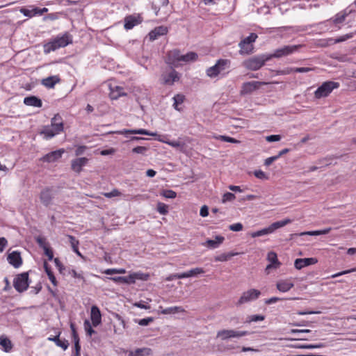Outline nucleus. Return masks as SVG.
Returning <instances> with one entry per match:
<instances>
[{
  "instance_id": "1",
  "label": "nucleus",
  "mask_w": 356,
  "mask_h": 356,
  "mask_svg": "<svg viewBox=\"0 0 356 356\" xmlns=\"http://www.w3.org/2000/svg\"><path fill=\"white\" fill-rule=\"evenodd\" d=\"M72 43V35L68 32H65L62 35H57L50 42L44 45V52L49 54L51 51H56V49L65 47L68 44Z\"/></svg>"
},
{
  "instance_id": "2",
  "label": "nucleus",
  "mask_w": 356,
  "mask_h": 356,
  "mask_svg": "<svg viewBox=\"0 0 356 356\" xmlns=\"http://www.w3.org/2000/svg\"><path fill=\"white\" fill-rule=\"evenodd\" d=\"M270 60L268 55L262 54L253 56L243 61V65L250 70H257L263 67L266 62Z\"/></svg>"
},
{
  "instance_id": "3",
  "label": "nucleus",
  "mask_w": 356,
  "mask_h": 356,
  "mask_svg": "<svg viewBox=\"0 0 356 356\" xmlns=\"http://www.w3.org/2000/svg\"><path fill=\"white\" fill-rule=\"evenodd\" d=\"M291 220L289 218H286L284 220L277 221L272 223L268 227H265L261 230H258L257 232H252L251 234V236L252 238L261 236L264 235H267L273 233L276 229L281 228L289 223L291 222Z\"/></svg>"
},
{
  "instance_id": "4",
  "label": "nucleus",
  "mask_w": 356,
  "mask_h": 356,
  "mask_svg": "<svg viewBox=\"0 0 356 356\" xmlns=\"http://www.w3.org/2000/svg\"><path fill=\"white\" fill-rule=\"evenodd\" d=\"M30 284L28 272H24L15 275L13 280V286L19 293H23L27 290Z\"/></svg>"
},
{
  "instance_id": "5",
  "label": "nucleus",
  "mask_w": 356,
  "mask_h": 356,
  "mask_svg": "<svg viewBox=\"0 0 356 356\" xmlns=\"http://www.w3.org/2000/svg\"><path fill=\"white\" fill-rule=\"evenodd\" d=\"M339 83L334 81H325L314 92L316 99L327 97L334 88H337Z\"/></svg>"
},
{
  "instance_id": "6",
  "label": "nucleus",
  "mask_w": 356,
  "mask_h": 356,
  "mask_svg": "<svg viewBox=\"0 0 356 356\" xmlns=\"http://www.w3.org/2000/svg\"><path fill=\"white\" fill-rule=\"evenodd\" d=\"M302 45H284L279 49H277L271 54H268L270 60L273 58H280L284 56L291 55L294 52L298 51Z\"/></svg>"
},
{
  "instance_id": "7",
  "label": "nucleus",
  "mask_w": 356,
  "mask_h": 356,
  "mask_svg": "<svg viewBox=\"0 0 356 356\" xmlns=\"http://www.w3.org/2000/svg\"><path fill=\"white\" fill-rule=\"evenodd\" d=\"M257 35L254 33H250L249 36L243 39L238 44L241 54H250L253 50L252 43L257 38Z\"/></svg>"
},
{
  "instance_id": "8",
  "label": "nucleus",
  "mask_w": 356,
  "mask_h": 356,
  "mask_svg": "<svg viewBox=\"0 0 356 356\" xmlns=\"http://www.w3.org/2000/svg\"><path fill=\"white\" fill-rule=\"evenodd\" d=\"M230 61L227 59H220L216 63L207 70V75L211 78L217 76L222 71L225 70Z\"/></svg>"
},
{
  "instance_id": "9",
  "label": "nucleus",
  "mask_w": 356,
  "mask_h": 356,
  "mask_svg": "<svg viewBox=\"0 0 356 356\" xmlns=\"http://www.w3.org/2000/svg\"><path fill=\"white\" fill-rule=\"evenodd\" d=\"M55 196V191L54 187L47 186L44 188L40 193V200L41 203L46 207L52 204L53 200Z\"/></svg>"
},
{
  "instance_id": "10",
  "label": "nucleus",
  "mask_w": 356,
  "mask_h": 356,
  "mask_svg": "<svg viewBox=\"0 0 356 356\" xmlns=\"http://www.w3.org/2000/svg\"><path fill=\"white\" fill-rule=\"evenodd\" d=\"M261 295L260 291L254 289H251L245 291L242 293L239 300H238L237 305H241L244 303L257 300Z\"/></svg>"
},
{
  "instance_id": "11",
  "label": "nucleus",
  "mask_w": 356,
  "mask_h": 356,
  "mask_svg": "<svg viewBox=\"0 0 356 356\" xmlns=\"http://www.w3.org/2000/svg\"><path fill=\"white\" fill-rule=\"evenodd\" d=\"M248 334L247 331H236L234 330H222L217 332V337L226 340L232 337H241Z\"/></svg>"
},
{
  "instance_id": "12",
  "label": "nucleus",
  "mask_w": 356,
  "mask_h": 356,
  "mask_svg": "<svg viewBox=\"0 0 356 356\" xmlns=\"http://www.w3.org/2000/svg\"><path fill=\"white\" fill-rule=\"evenodd\" d=\"M266 84L265 82L260 81H248L243 83L241 86V90L240 91L241 95H245L248 94H250L252 92L259 89V86L261 85Z\"/></svg>"
},
{
  "instance_id": "13",
  "label": "nucleus",
  "mask_w": 356,
  "mask_h": 356,
  "mask_svg": "<svg viewBox=\"0 0 356 356\" xmlns=\"http://www.w3.org/2000/svg\"><path fill=\"white\" fill-rule=\"evenodd\" d=\"M267 259L270 262L265 269L267 274L270 273L272 269H277L280 268L281 263L279 261L277 254L275 252H268Z\"/></svg>"
},
{
  "instance_id": "14",
  "label": "nucleus",
  "mask_w": 356,
  "mask_h": 356,
  "mask_svg": "<svg viewBox=\"0 0 356 356\" xmlns=\"http://www.w3.org/2000/svg\"><path fill=\"white\" fill-rule=\"evenodd\" d=\"M124 27L126 30H130L133 29L135 26L140 24L143 22V17L140 15H130L126 16L124 19Z\"/></svg>"
},
{
  "instance_id": "15",
  "label": "nucleus",
  "mask_w": 356,
  "mask_h": 356,
  "mask_svg": "<svg viewBox=\"0 0 356 356\" xmlns=\"http://www.w3.org/2000/svg\"><path fill=\"white\" fill-rule=\"evenodd\" d=\"M179 80V73L175 70L168 74H162V83L164 85L172 86Z\"/></svg>"
},
{
  "instance_id": "16",
  "label": "nucleus",
  "mask_w": 356,
  "mask_h": 356,
  "mask_svg": "<svg viewBox=\"0 0 356 356\" xmlns=\"http://www.w3.org/2000/svg\"><path fill=\"white\" fill-rule=\"evenodd\" d=\"M7 260L14 268H17L22 264L21 254L18 251H13L8 254Z\"/></svg>"
},
{
  "instance_id": "17",
  "label": "nucleus",
  "mask_w": 356,
  "mask_h": 356,
  "mask_svg": "<svg viewBox=\"0 0 356 356\" xmlns=\"http://www.w3.org/2000/svg\"><path fill=\"white\" fill-rule=\"evenodd\" d=\"M88 159L86 157H80L72 160L71 169L77 174L82 171V168L87 165Z\"/></svg>"
},
{
  "instance_id": "18",
  "label": "nucleus",
  "mask_w": 356,
  "mask_h": 356,
  "mask_svg": "<svg viewBox=\"0 0 356 356\" xmlns=\"http://www.w3.org/2000/svg\"><path fill=\"white\" fill-rule=\"evenodd\" d=\"M65 152L63 149H60L58 150L52 151L47 154H45L41 160L44 162L47 163H53L58 161L61 158L63 154Z\"/></svg>"
},
{
  "instance_id": "19",
  "label": "nucleus",
  "mask_w": 356,
  "mask_h": 356,
  "mask_svg": "<svg viewBox=\"0 0 356 356\" xmlns=\"http://www.w3.org/2000/svg\"><path fill=\"white\" fill-rule=\"evenodd\" d=\"M318 262L317 259L314 257L296 259L294 262L296 268L300 270L304 267L315 264Z\"/></svg>"
},
{
  "instance_id": "20",
  "label": "nucleus",
  "mask_w": 356,
  "mask_h": 356,
  "mask_svg": "<svg viewBox=\"0 0 356 356\" xmlns=\"http://www.w3.org/2000/svg\"><path fill=\"white\" fill-rule=\"evenodd\" d=\"M181 51L179 49H173L170 51L167 54V63L176 65L179 62L181 61Z\"/></svg>"
},
{
  "instance_id": "21",
  "label": "nucleus",
  "mask_w": 356,
  "mask_h": 356,
  "mask_svg": "<svg viewBox=\"0 0 356 356\" xmlns=\"http://www.w3.org/2000/svg\"><path fill=\"white\" fill-rule=\"evenodd\" d=\"M90 318L94 327L98 326L102 323V314L99 307L96 305L91 307Z\"/></svg>"
},
{
  "instance_id": "22",
  "label": "nucleus",
  "mask_w": 356,
  "mask_h": 356,
  "mask_svg": "<svg viewBox=\"0 0 356 356\" xmlns=\"http://www.w3.org/2000/svg\"><path fill=\"white\" fill-rule=\"evenodd\" d=\"M61 79L58 75L50 76L47 78L42 79L41 84L47 88H54L56 83H59Z\"/></svg>"
},
{
  "instance_id": "23",
  "label": "nucleus",
  "mask_w": 356,
  "mask_h": 356,
  "mask_svg": "<svg viewBox=\"0 0 356 356\" xmlns=\"http://www.w3.org/2000/svg\"><path fill=\"white\" fill-rule=\"evenodd\" d=\"M168 33V28L163 26L156 27L149 33V40L153 41L158 39L159 37L166 35Z\"/></svg>"
},
{
  "instance_id": "24",
  "label": "nucleus",
  "mask_w": 356,
  "mask_h": 356,
  "mask_svg": "<svg viewBox=\"0 0 356 356\" xmlns=\"http://www.w3.org/2000/svg\"><path fill=\"white\" fill-rule=\"evenodd\" d=\"M51 127L59 134L63 131L64 124L61 116L57 113L51 120Z\"/></svg>"
},
{
  "instance_id": "25",
  "label": "nucleus",
  "mask_w": 356,
  "mask_h": 356,
  "mask_svg": "<svg viewBox=\"0 0 356 356\" xmlns=\"http://www.w3.org/2000/svg\"><path fill=\"white\" fill-rule=\"evenodd\" d=\"M24 104L26 106L40 108L42 106V100L34 95L26 97L24 99Z\"/></svg>"
},
{
  "instance_id": "26",
  "label": "nucleus",
  "mask_w": 356,
  "mask_h": 356,
  "mask_svg": "<svg viewBox=\"0 0 356 356\" xmlns=\"http://www.w3.org/2000/svg\"><path fill=\"white\" fill-rule=\"evenodd\" d=\"M294 286V284L288 280H282L277 282L276 287L281 292H287Z\"/></svg>"
},
{
  "instance_id": "27",
  "label": "nucleus",
  "mask_w": 356,
  "mask_h": 356,
  "mask_svg": "<svg viewBox=\"0 0 356 356\" xmlns=\"http://www.w3.org/2000/svg\"><path fill=\"white\" fill-rule=\"evenodd\" d=\"M60 334V332H59L58 334H57L54 337H48V340L51 341H54L56 344L57 346L60 347L64 350H65L66 349H67V348L69 346V342L65 339H60V337H59Z\"/></svg>"
},
{
  "instance_id": "28",
  "label": "nucleus",
  "mask_w": 356,
  "mask_h": 356,
  "mask_svg": "<svg viewBox=\"0 0 356 356\" xmlns=\"http://www.w3.org/2000/svg\"><path fill=\"white\" fill-rule=\"evenodd\" d=\"M120 134H142L150 136H154L156 135V133L150 132L146 129H123L118 131Z\"/></svg>"
},
{
  "instance_id": "29",
  "label": "nucleus",
  "mask_w": 356,
  "mask_h": 356,
  "mask_svg": "<svg viewBox=\"0 0 356 356\" xmlns=\"http://www.w3.org/2000/svg\"><path fill=\"white\" fill-rule=\"evenodd\" d=\"M353 12V10H348V8L343 10L341 12L338 13L335 15L333 19V23L337 25L343 22L346 18Z\"/></svg>"
},
{
  "instance_id": "30",
  "label": "nucleus",
  "mask_w": 356,
  "mask_h": 356,
  "mask_svg": "<svg viewBox=\"0 0 356 356\" xmlns=\"http://www.w3.org/2000/svg\"><path fill=\"white\" fill-rule=\"evenodd\" d=\"M58 134L59 133L54 130L51 126H44L43 129L40 131V134L44 135V138L46 140H49Z\"/></svg>"
},
{
  "instance_id": "31",
  "label": "nucleus",
  "mask_w": 356,
  "mask_h": 356,
  "mask_svg": "<svg viewBox=\"0 0 356 356\" xmlns=\"http://www.w3.org/2000/svg\"><path fill=\"white\" fill-rule=\"evenodd\" d=\"M225 240V238L222 236H216L215 237V239H208L206 241V244L208 248H218L221 243H223Z\"/></svg>"
},
{
  "instance_id": "32",
  "label": "nucleus",
  "mask_w": 356,
  "mask_h": 356,
  "mask_svg": "<svg viewBox=\"0 0 356 356\" xmlns=\"http://www.w3.org/2000/svg\"><path fill=\"white\" fill-rule=\"evenodd\" d=\"M130 275L127 277H107L106 279L113 281L115 283L118 284H133V281L131 280Z\"/></svg>"
},
{
  "instance_id": "33",
  "label": "nucleus",
  "mask_w": 356,
  "mask_h": 356,
  "mask_svg": "<svg viewBox=\"0 0 356 356\" xmlns=\"http://www.w3.org/2000/svg\"><path fill=\"white\" fill-rule=\"evenodd\" d=\"M131 280L133 281V284L136 283V280L147 281L149 278V273H145L142 272H136L130 274Z\"/></svg>"
},
{
  "instance_id": "34",
  "label": "nucleus",
  "mask_w": 356,
  "mask_h": 356,
  "mask_svg": "<svg viewBox=\"0 0 356 356\" xmlns=\"http://www.w3.org/2000/svg\"><path fill=\"white\" fill-rule=\"evenodd\" d=\"M43 266H44V271L46 272L49 280L51 281V282L52 283L53 285L56 286L58 285V282L54 275V273L52 272V270L51 269V267L49 266V265L48 264V263L47 261L44 262Z\"/></svg>"
},
{
  "instance_id": "35",
  "label": "nucleus",
  "mask_w": 356,
  "mask_h": 356,
  "mask_svg": "<svg viewBox=\"0 0 356 356\" xmlns=\"http://www.w3.org/2000/svg\"><path fill=\"white\" fill-rule=\"evenodd\" d=\"M0 345L2 346L3 350L6 353L10 352L13 348L11 341L3 336L0 337Z\"/></svg>"
},
{
  "instance_id": "36",
  "label": "nucleus",
  "mask_w": 356,
  "mask_h": 356,
  "mask_svg": "<svg viewBox=\"0 0 356 356\" xmlns=\"http://www.w3.org/2000/svg\"><path fill=\"white\" fill-rule=\"evenodd\" d=\"M204 273V270H203V268H195L191 269L190 270H188L187 272L181 273V277L183 279V278L195 276L198 274H201V273Z\"/></svg>"
},
{
  "instance_id": "37",
  "label": "nucleus",
  "mask_w": 356,
  "mask_h": 356,
  "mask_svg": "<svg viewBox=\"0 0 356 356\" xmlns=\"http://www.w3.org/2000/svg\"><path fill=\"white\" fill-rule=\"evenodd\" d=\"M185 312V309L180 306H174L165 308L161 311L163 314H171L175 313H183Z\"/></svg>"
},
{
  "instance_id": "38",
  "label": "nucleus",
  "mask_w": 356,
  "mask_h": 356,
  "mask_svg": "<svg viewBox=\"0 0 356 356\" xmlns=\"http://www.w3.org/2000/svg\"><path fill=\"white\" fill-rule=\"evenodd\" d=\"M238 252H229L227 253H222L215 257L214 260L216 261H227L230 259L232 257L237 255Z\"/></svg>"
},
{
  "instance_id": "39",
  "label": "nucleus",
  "mask_w": 356,
  "mask_h": 356,
  "mask_svg": "<svg viewBox=\"0 0 356 356\" xmlns=\"http://www.w3.org/2000/svg\"><path fill=\"white\" fill-rule=\"evenodd\" d=\"M152 354V350L149 348H137L134 352L135 356H149Z\"/></svg>"
},
{
  "instance_id": "40",
  "label": "nucleus",
  "mask_w": 356,
  "mask_h": 356,
  "mask_svg": "<svg viewBox=\"0 0 356 356\" xmlns=\"http://www.w3.org/2000/svg\"><path fill=\"white\" fill-rule=\"evenodd\" d=\"M173 100H174V104H173L174 108L177 111H180V108L178 107V106L184 102L185 96L182 94H177L173 97Z\"/></svg>"
},
{
  "instance_id": "41",
  "label": "nucleus",
  "mask_w": 356,
  "mask_h": 356,
  "mask_svg": "<svg viewBox=\"0 0 356 356\" xmlns=\"http://www.w3.org/2000/svg\"><path fill=\"white\" fill-rule=\"evenodd\" d=\"M198 56L195 52L190 51L185 55H182L181 61L183 62H190L195 61L197 60Z\"/></svg>"
},
{
  "instance_id": "42",
  "label": "nucleus",
  "mask_w": 356,
  "mask_h": 356,
  "mask_svg": "<svg viewBox=\"0 0 356 356\" xmlns=\"http://www.w3.org/2000/svg\"><path fill=\"white\" fill-rule=\"evenodd\" d=\"M127 93L124 91V89L121 87H116L115 90H113L111 92V97L113 99H117L120 97L126 96Z\"/></svg>"
},
{
  "instance_id": "43",
  "label": "nucleus",
  "mask_w": 356,
  "mask_h": 356,
  "mask_svg": "<svg viewBox=\"0 0 356 356\" xmlns=\"http://www.w3.org/2000/svg\"><path fill=\"white\" fill-rule=\"evenodd\" d=\"M353 37V33H350L346 35H341L336 39H330V41L332 42L333 44H337L339 42H344L348 39H350Z\"/></svg>"
},
{
  "instance_id": "44",
  "label": "nucleus",
  "mask_w": 356,
  "mask_h": 356,
  "mask_svg": "<svg viewBox=\"0 0 356 356\" xmlns=\"http://www.w3.org/2000/svg\"><path fill=\"white\" fill-rule=\"evenodd\" d=\"M160 195L169 199H174L177 197V193L172 190H162Z\"/></svg>"
},
{
  "instance_id": "45",
  "label": "nucleus",
  "mask_w": 356,
  "mask_h": 356,
  "mask_svg": "<svg viewBox=\"0 0 356 356\" xmlns=\"http://www.w3.org/2000/svg\"><path fill=\"white\" fill-rule=\"evenodd\" d=\"M156 209L161 215H166L168 213V206L163 202L157 203Z\"/></svg>"
},
{
  "instance_id": "46",
  "label": "nucleus",
  "mask_w": 356,
  "mask_h": 356,
  "mask_svg": "<svg viewBox=\"0 0 356 356\" xmlns=\"http://www.w3.org/2000/svg\"><path fill=\"white\" fill-rule=\"evenodd\" d=\"M264 319H265V316L261 315V314H254V315L249 316L247 318L246 322L251 323V322L262 321Z\"/></svg>"
},
{
  "instance_id": "47",
  "label": "nucleus",
  "mask_w": 356,
  "mask_h": 356,
  "mask_svg": "<svg viewBox=\"0 0 356 356\" xmlns=\"http://www.w3.org/2000/svg\"><path fill=\"white\" fill-rule=\"evenodd\" d=\"M216 138H217L221 141H223V142H227V143H240L239 140H238L234 138L227 136H221L220 135V136L216 137Z\"/></svg>"
},
{
  "instance_id": "48",
  "label": "nucleus",
  "mask_w": 356,
  "mask_h": 356,
  "mask_svg": "<svg viewBox=\"0 0 356 356\" xmlns=\"http://www.w3.org/2000/svg\"><path fill=\"white\" fill-rule=\"evenodd\" d=\"M83 325L87 335L92 336V334L95 333V331L92 329V325L88 320H85Z\"/></svg>"
},
{
  "instance_id": "49",
  "label": "nucleus",
  "mask_w": 356,
  "mask_h": 356,
  "mask_svg": "<svg viewBox=\"0 0 356 356\" xmlns=\"http://www.w3.org/2000/svg\"><path fill=\"white\" fill-rule=\"evenodd\" d=\"M236 198V196L234 193L230 192H227L224 193L222 197V202L225 203L227 202L233 201Z\"/></svg>"
},
{
  "instance_id": "50",
  "label": "nucleus",
  "mask_w": 356,
  "mask_h": 356,
  "mask_svg": "<svg viewBox=\"0 0 356 356\" xmlns=\"http://www.w3.org/2000/svg\"><path fill=\"white\" fill-rule=\"evenodd\" d=\"M62 15V13H49L48 15H47L46 16L44 17L43 19L44 21L46 20H51V21H54V20H56L59 18V17Z\"/></svg>"
},
{
  "instance_id": "51",
  "label": "nucleus",
  "mask_w": 356,
  "mask_h": 356,
  "mask_svg": "<svg viewBox=\"0 0 356 356\" xmlns=\"http://www.w3.org/2000/svg\"><path fill=\"white\" fill-rule=\"evenodd\" d=\"M148 150V147L144 146H137L132 149V152L136 154H145L147 151Z\"/></svg>"
},
{
  "instance_id": "52",
  "label": "nucleus",
  "mask_w": 356,
  "mask_h": 356,
  "mask_svg": "<svg viewBox=\"0 0 356 356\" xmlns=\"http://www.w3.org/2000/svg\"><path fill=\"white\" fill-rule=\"evenodd\" d=\"M254 175L257 179H262V180H268V175L261 170H255L254 172Z\"/></svg>"
},
{
  "instance_id": "53",
  "label": "nucleus",
  "mask_w": 356,
  "mask_h": 356,
  "mask_svg": "<svg viewBox=\"0 0 356 356\" xmlns=\"http://www.w3.org/2000/svg\"><path fill=\"white\" fill-rule=\"evenodd\" d=\"M67 237L69 238V241L70 243L72 250H74L79 247V241L74 236L67 235Z\"/></svg>"
},
{
  "instance_id": "54",
  "label": "nucleus",
  "mask_w": 356,
  "mask_h": 356,
  "mask_svg": "<svg viewBox=\"0 0 356 356\" xmlns=\"http://www.w3.org/2000/svg\"><path fill=\"white\" fill-rule=\"evenodd\" d=\"M293 72H294L293 67H286L283 70H277L276 74L277 75H286V74H290Z\"/></svg>"
},
{
  "instance_id": "55",
  "label": "nucleus",
  "mask_w": 356,
  "mask_h": 356,
  "mask_svg": "<svg viewBox=\"0 0 356 356\" xmlns=\"http://www.w3.org/2000/svg\"><path fill=\"white\" fill-rule=\"evenodd\" d=\"M36 241L38 244V245L42 248L43 250L45 248H47L49 247V245L48 243H47L46 241V239L44 238H42V237H38L37 239H36Z\"/></svg>"
},
{
  "instance_id": "56",
  "label": "nucleus",
  "mask_w": 356,
  "mask_h": 356,
  "mask_svg": "<svg viewBox=\"0 0 356 356\" xmlns=\"http://www.w3.org/2000/svg\"><path fill=\"white\" fill-rule=\"evenodd\" d=\"M243 227V225L240 222L234 223L229 226V229L233 232L241 231Z\"/></svg>"
},
{
  "instance_id": "57",
  "label": "nucleus",
  "mask_w": 356,
  "mask_h": 356,
  "mask_svg": "<svg viewBox=\"0 0 356 356\" xmlns=\"http://www.w3.org/2000/svg\"><path fill=\"white\" fill-rule=\"evenodd\" d=\"M120 194H121L120 192L118 189H113L111 192L104 193V195L106 197L111 198V197H113L119 196V195H120Z\"/></svg>"
},
{
  "instance_id": "58",
  "label": "nucleus",
  "mask_w": 356,
  "mask_h": 356,
  "mask_svg": "<svg viewBox=\"0 0 356 356\" xmlns=\"http://www.w3.org/2000/svg\"><path fill=\"white\" fill-rule=\"evenodd\" d=\"M154 321V318L152 317H148L145 318H142L138 321V324L141 326H146L148 325L150 323Z\"/></svg>"
},
{
  "instance_id": "59",
  "label": "nucleus",
  "mask_w": 356,
  "mask_h": 356,
  "mask_svg": "<svg viewBox=\"0 0 356 356\" xmlns=\"http://www.w3.org/2000/svg\"><path fill=\"white\" fill-rule=\"evenodd\" d=\"M166 143L168 144L169 145H170L173 147H176V148L183 147L184 145V143H181L179 140H170V141L166 142Z\"/></svg>"
},
{
  "instance_id": "60",
  "label": "nucleus",
  "mask_w": 356,
  "mask_h": 356,
  "mask_svg": "<svg viewBox=\"0 0 356 356\" xmlns=\"http://www.w3.org/2000/svg\"><path fill=\"white\" fill-rule=\"evenodd\" d=\"M312 70H313V68L307 67H293V72H298V73L309 72Z\"/></svg>"
},
{
  "instance_id": "61",
  "label": "nucleus",
  "mask_w": 356,
  "mask_h": 356,
  "mask_svg": "<svg viewBox=\"0 0 356 356\" xmlns=\"http://www.w3.org/2000/svg\"><path fill=\"white\" fill-rule=\"evenodd\" d=\"M44 252L45 255L48 257L49 261H51L54 259V252L52 249L49 246L44 249Z\"/></svg>"
},
{
  "instance_id": "62",
  "label": "nucleus",
  "mask_w": 356,
  "mask_h": 356,
  "mask_svg": "<svg viewBox=\"0 0 356 356\" xmlns=\"http://www.w3.org/2000/svg\"><path fill=\"white\" fill-rule=\"evenodd\" d=\"M20 13H22L24 16L29 17H31L35 15H33V10H30L24 7L20 8Z\"/></svg>"
},
{
  "instance_id": "63",
  "label": "nucleus",
  "mask_w": 356,
  "mask_h": 356,
  "mask_svg": "<svg viewBox=\"0 0 356 356\" xmlns=\"http://www.w3.org/2000/svg\"><path fill=\"white\" fill-rule=\"evenodd\" d=\"M280 139H281L280 135H270V136H268L266 137V140L270 143L279 141V140H280Z\"/></svg>"
},
{
  "instance_id": "64",
  "label": "nucleus",
  "mask_w": 356,
  "mask_h": 356,
  "mask_svg": "<svg viewBox=\"0 0 356 356\" xmlns=\"http://www.w3.org/2000/svg\"><path fill=\"white\" fill-rule=\"evenodd\" d=\"M33 15H41L43 13H47L48 8H35L33 9Z\"/></svg>"
}]
</instances>
